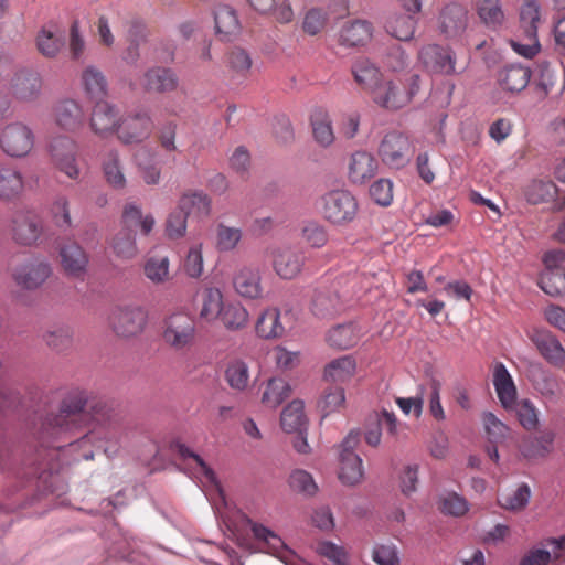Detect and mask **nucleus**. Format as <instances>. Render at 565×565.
<instances>
[{
	"instance_id": "37",
	"label": "nucleus",
	"mask_w": 565,
	"mask_h": 565,
	"mask_svg": "<svg viewBox=\"0 0 565 565\" xmlns=\"http://www.w3.org/2000/svg\"><path fill=\"white\" fill-rule=\"evenodd\" d=\"M555 434L552 430H544L536 437L525 438L520 452L526 459L544 458L553 450Z\"/></svg>"
},
{
	"instance_id": "57",
	"label": "nucleus",
	"mask_w": 565,
	"mask_h": 565,
	"mask_svg": "<svg viewBox=\"0 0 565 565\" xmlns=\"http://www.w3.org/2000/svg\"><path fill=\"white\" fill-rule=\"evenodd\" d=\"M242 238V231L237 227H230L224 224L217 225L216 247L220 252L233 250Z\"/></svg>"
},
{
	"instance_id": "11",
	"label": "nucleus",
	"mask_w": 565,
	"mask_h": 565,
	"mask_svg": "<svg viewBox=\"0 0 565 565\" xmlns=\"http://www.w3.org/2000/svg\"><path fill=\"white\" fill-rule=\"evenodd\" d=\"M418 60L424 68L434 74L452 75L456 73V56L449 47L427 44L418 52Z\"/></svg>"
},
{
	"instance_id": "48",
	"label": "nucleus",
	"mask_w": 565,
	"mask_h": 565,
	"mask_svg": "<svg viewBox=\"0 0 565 565\" xmlns=\"http://www.w3.org/2000/svg\"><path fill=\"white\" fill-rule=\"evenodd\" d=\"M225 380L231 388L244 391L249 382L248 365L242 360L230 362L225 370Z\"/></svg>"
},
{
	"instance_id": "43",
	"label": "nucleus",
	"mask_w": 565,
	"mask_h": 565,
	"mask_svg": "<svg viewBox=\"0 0 565 565\" xmlns=\"http://www.w3.org/2000/svg\"><path fill=\"white\" fill-rule=\"evenodd\" d=\"M252 65L249 53L242 47H233L226 55V66L233 77L246 78Z\"/></svg>"
},
{
	"instance_id": "4",
	"label": "nucleus",
	"mask_w": 565,
	"mask_h": 565,
	"mask_svg": "<svg viewBox=\"0 0 565 565\" xmlns=\"http://www.w3.org/2000/svg\"><path fill=\"white\" fill-rule=\"evenodd\" d=\"M153 128L150 113L140 109L120 117L116 136L122 145H139L150 138Z\"/></svg>"
},
{
	"instance_id": "9",
	"label": "nucleus",
	"mask_w": 565,
	"mask_h": 565,
	"mask_svg": "<svg viewBox=\"0 0 565 565\" xmlns=\"http://www.w3.org/2000/svg\"><path fill=\"white\" fill-rule=\"evenodd\" d=\"M77 146L66 136H57L49 143V152L54 166L70 179H77L79 169L76 163Z\"/></svg>"
},
{
	"instance_id": "3",
	"label": "nucleus",
	"mask_w": 565,
	"mask_h": 565,
	"mask_svg": "<svg viewBox=\"0 0 565 565\" xmlns=\"http://www.w3.org/2000/svg\"><path fill=\"white\" fill-rule=\"evenodd\" d=\"M320 211L331 224L343 225L355 218L358 202L349 191L333 190L321 198Z\"/></svg>"
},
{
	"instance_id": "29",
	"label": "nucleus",
	"mask_w": 565,
	"mask_h": 565,
	"mask_svg": "<svg viewBox=\"0 0 565 565\" xmlns=\"http://www.w3.org/2000/svg\"><path fill=\"white\" fill-rule=\"evenodd\" d=\"M233 286L235 291L246 299H256L263 291L259 271L248 266H244L235 273Z\"/></svg>"
},
{
	"instance_id": "20",
	"label": "nucleus",
	"mask_w": 565,
	"mask_h": 565,
	"mask_svg": "<svg viewBox=\"0 0 565 565\" xmlns=\"http://www.w3.org/2000/svg\"><path fill=\"white\" fill-rule=\"evenodd\" d=\"M373 35L372 24L365 20L344 23L338 33V44L343 47H361L370 42Z\"/></svg>"
},
{
	"instance_id": "21",
	"label": "nucleus",
	"mask_w": 565,
	"mask_h": 565,
	"mask_svg": "<svg viewBox=\"0 0 565 565\" xmlns=\"http://www.w3.org/2000/svg\"><path fill=\"white\" fill-rule=\"evenodd\" d=\"M531 78V70L521 64L503 66L497 74L500 88L508 93H520L526 88Z\"/></svg>"
},
{
	"instance_id": "2",
	"label": "nucleus",
	"mask_w": 565,
	"mask_h": 565,
	"mask_svg": "<svg viewBox=\"0 0 565 565\" xmlns=\"http://www.w3.org/2000/svg\"><path fill=\"white\" fill-rule=\"evenodd\" d=\"M377 151L385 166L399 170L411 162L415 147L407 135L393 130L384 135Z\"/></svg>"
},
{
	"instance_id": "59",
	"label": "nucleus",
	"mask_w": 565,
	"mask_h": 565,
	"mask_svg": "<svg viewBox=\"0 0 565 565\" xmlns=\"http://www.w3.org/2000/svg\"><path fill=\"white\" fill-rule=\"evenodd\" d=\"M172 449L183 459L192 458L200 468L202 475L205 477L207 482H210L211 484L217 483L215 472L210 466L206 465V462L201 458L200 455L193 452L192 450H190L189 447L179 441L172 444Z\"/></svg>"
},
{
	"instance_id": "52",
	"label": "nucleus",
	"mask_w": 565,
	"mask_h": 565,
	"mask_svg": "<svg viewBox=\"0 0 565 565\" xmlns=\"http://www.w3.org/2000/svg\"><path fill=\"white\" fill-rule=\"evenodd\" d=\"M311 125L313 137L317 142L321 146H329L334 140L333 130L331 127V121L328 119V116L319 110L311 116Z\"/></svg>"
},
{
	"instance_id": "46",
	"label": "nucleus",
	"mask_w": 565,
	"mask_h": 565,
	"mask_svg": "<svg viewBox=\"0 0 565 565\" xmlns=\"http://www.w3.org/2000/svg\"><path fill=\"white\" fill-rule=\"evenodd\" d=\"M226 329L238 330L246 326L248 312L239 302L224 303L218 317Z\"/></svg>"
},
{
	"instance_id": "22",
	"label": "nucleus",
	"mask_w": 565,
	"mask_h": 565,
	"mask_svg": "<svg viewBox=\"0 0 565 565\" xmlns=\"http://www.w3.org/2000/svg\"><path fill=\"white\" fill-rule=\"evenodd\" d=\"M532 341L541 355L552 365L562 366L565 364V349L558 339L550 331L536 330Z\"/></svg>"
},
{
	"instance_id": "61",
	"label": "nucleus",
	"mask_w": 565,
	"mask_h": 565,
	"mask_svg": "<svg viewBox=\"0 0 565 565\" xmlns=\"http://www.w3.org/2000/svg\"><path fill=\"white\" fill-rule=\"evenodd\" d=\"M371 199L381 206H388L393 201V182L390 179L381 178L370 186Z\"/></svg>"
},
{
	"instance_id": "60",
	"label": "nucleus",
	"mask_w": 565,
	"mask_h": 565,
	"mask_svg": "<svg viewBox=\"0 0 565 565\" xmlns=\"http://www.w3.org/2000/svg\"><path fill=\"white\" fill-rule=\"evenodd\" d=\"M301 236L313 248L323 247L329 239L326 227L315 221L308 222L303 225Z\"/></svg>"
},
{
	"instance_id": "49",
	"label": "nucleus",
	"mask_w": 565,
	"mask_h": 565,
	"mask_svg": "<svg viewBox=\"0 0 565 565\" xmlns=\"http://www.w3.org/2000/svg\"><path fill=\"white\" fill-rule=\"evenodd\" d=\"M122 223L126 226L140 225L141 233L148 235L152 231L156 221L151 214L142 216L141 209L135 203H128L124 207Z\"/></svg>"
},
{
	"instance_id": "45",
	"label": "nucleus",
	"mask_w": 565,
	"mask_h": 565,
	"mask_svg": "<svg viewBox=\"0 0 565 565\" xmlns=\"http://www.w3.org/2000/svg\"><path fill=\"white\" fill-rule=\"evenodd\" d=\"M416 23L414 17L398 14L387 20L385 29L395 39L409 41L414 36Z\"/></svg>"
},
{
	"instance_id": "28",
	"label": "nucleus",
	"mask_w": 565,
	"mask_h": 565,
	"mask_svg": "<svg viewBox=\"0 0 565 565\" xmlns=\"http://www.w3.org/2000/svg\"><path fill=\"white\" fill-rule=\"evenodd\" d=\"M61 263L68 276L79 278L86 273L88 257L77 243H70L60 249Z\"/></svg>"
},
{
	"instance_id": "33",
	"label": "nucleus",
	"mask_w": 565,
	"mask_h": 565,
	"mask_svg": "<svg viewBox=\"0 0 565 565\" xmlns=\"http://www.w3.org/2000/svg\"><path fill=\"white\" fill-rule=\"evenodd\" d=\"M362 337L361 329L355 323L338 324L327 333V343L338 350H348L356 345Z\"/></svg>"
},
{
	"instance_id": "62",
	"label": "nucleus",
	"mask_w": 565,
	"mask_h": 565,
	"mask_svg": "<svg viewBox=\"0 0 565 565\" xmlns=\"http://www.w3.org/2000/svg\"><path fill=\"white\" fill-rule=\"evenodd\" d=\"M516 415L520 425L529 430H536L539 426V415L534 404L529 399H523L516 405Z\"/></svg>"
},
{
	"instance_id": "7",
	"label": "nucleus",
	"mask_w": 565,
	"mask_h": 565,
	"mask_svg": "<svg viewBox=\"0 0 565 565\" xmlns=\"http://www.w3.org/2000/svg\"><path fill=\"white\" fill-rule=\"evenodd\" d=\"M360 440V431L351 430L340 447L339 479L344 484L353 486L361 481L364 475L362 459L354 452Z\"/></svg>"
},
{
	"instance_id": "31",
	"label": "nucleus",
	"mask_w": 565,
	"mask_h": 565,
	"mask_svg": "<svg viewBox=\"0 0 565 565\" xmlns=\"http://www.w3.org/2000/svg\"><path fill=\"white\" fill-rule=\"evenodd\" d=\"M87 404V396L83 391L71 392L61 404L60 414L46 418L47 425L52 427L64 428L65 419L70 416L82 413Z\"/></svg>"
},
{
	"instance_id": "54",
	"label": "nucleus",
	"mask_w": 565,
	"mask_h": 565,
	"mask_svg": "<svg viewBox=\"0 0 565 565\" xmlns=\"http://www.w3.org/2000/svg\"><path fill=\"white\" fill-rule=\"evenodd\" d=\"M533 385L542 396L555 398L561 393L559 382L555 375L547 371H539L533 375Z\"/></svg>"
},
{
	"instance_id": "13",
	"label": "nucleus",
	"mask_w": 565,
	"mask_h": 565,
	"mask_svg": "<svg viewBox=\"0 0 565 565\" xmlns=\"http://www.w3.org/2000/svg\"><path fill=\"white\" fill-rule=\"evenodd\" d=\"M468 11L457 2L447 3L438 15V30L446 39H457L467 29Z\"/></svg>"
},
{
	"instance_id": "40",
	"label": "nucleus",
	"mask_w": 565,
	"mask_h": 565,
	"mask_svg": "<svg viewBox=\"0 0 565 565\" xmlns=\"http://www.w3.org/2000/svg\"><path fill=\"white\" fill-rule=\"evenodd\" d=\"M82 85L86 96L92 100H102L107 95V81L102 71L87 66L82 73Z\"/></svg>"
},
{
	"instance_id": "6",
	"label": "nucleus",
	"mask_w": 565,
	"mask_h": 565,
	"mask_svg": "<svg viewBox=\"0 0 565 565\" xmlns=\"http://www.w3.org/2000/svg\"><path fill=\"white\" fill-rule=\"evenodd\" d=\"M543 263L545 269L539 281L541 289L552 297L565 294V252L550 250L544 254Z\"/></svg>"
},
{
	"instance_id": "42",
	"label": "nucleus",
	"mask_w": 565,
	"mask_h": 565,
	"mask_svg": "<svg viewBox=\"0 0 565 565\" xmlns=\"http://www.w3.org/2000/svg\"><path fill=\"white\" fill-rule=\"evenodd\" d=\"M224 306L223 295L218 288H206L202 295L200 318L206 322L214 321L222 312Z\"/></svg>"
},
{
	"instance_id": "5",
	"label": "nucleus",
	"mask_w": 565,
	"mask_h": 565,
	"mask_svg": "<svg viewBox=\"0 0 565 565\" xmlns=\"http://www.w3.org/2000/svg\"><path fill=\"white\" fill-rule=\"evenodd\" d=\"M35 136L25 124L15 121L3 127L0 132V149L11 158L26 157L34 147Z\"/></svg>"
},
{
	"instance_id": "25",
	"label": "nucleus",
	"mask_w": 565,
	"mask_h": 565,
	"mask_svg": "<svg viewBox=\"0 0 565 565\" xmlns=\"http://www.w3.org/2000/svg\"><path fill=\"white\" fill-rule=\"evenodd\" d=\"M13 238L21 245H31L41 234V225L38 217L30 212L17 213L13 218Z\"/></svg>"
},
{
	"instance_id": "15",
	"label": "nucleus",
	"mask_w": 565,
	"mask_h": 565,
	"mask_svg": "<svg viewBox=\"0 0 565 565\" xmlns=\"http://www.w3.org/2000/svg\"><path fill=\"white\" fill-rule=\"evenodd\" d=\"M42 88V78L35 71L29 68L18 70L10 81L11 95L22 102L35 99Z\"/></svg>"
},
{
	"instance_id": "19",
	"label": "nucleus",
	"mask_w": 565,
	"mask_h": 565,
	"mask_svg": "<svg viewBox=\"0 0 565 565\" xmlns=\"http://www.w3.org/2000/svg\"><path fill=\"white\" fill-rule=\"evenodd\" d=\"M377 169L379 162L371 152L355 151L348 161V178L353 184H364L375 177Z\"/></svg>"
},
{
	"instance_id": "23",
	"label": "nucleus",
	"mask_w": 565,
	"mask_h": 565,
	"mask_svg": "<svg viewBox=\"0 0 565 565\" xmlns=\"http://www.w3.org/2000/svg\"><path fill=\"white\" fill-rule=\"evenodd\" d=\"M274 269L284 279L295 278L305 264L303 252L295 248L279 249L274 255Z\"/></svg>"
},
{
	"instance_id": "14",
	"label": "nucleus",
	"mask_w": 565,
	"mask_h": 565,
	"mask_svg": "<svg viewBox=\"0 0 565 565\" xmlns=\"http://www.w3.org/2000/svg\"><path fill=\"white\" fill-rule=\"evenodd\" d=\"M287 328H292L291 315L289 311L281 315L278 308L263 311L255 326L257 335L266 340L282 337Z\"/></svg>"
},
{
	"instance_id": "17",
	"label": "nucleus",
	"mask_w": 565,
	"mask_h": 565,
	"mask_svg": "<svg viewBox=\"0 0 565 565\" xmlns=\"http://www.w3.org/2000/svg\"><path fill=\"white\" fill-rule=\"evenodd\" d=\"M179 77L177 73L164 66L148 68L141 79V86L146 93L166 94L177 89Z\"/></svg>"
},
{
	"instance_id": "44",
	"label": "nucleus",
	"mask_w": 565,
	"mask_h": 565,
	"mask_svg": "<svg viewBox=\"0 0 565 565\" xmlns=\"http://www.w3.org/2000/svg\"><path fill=\"white\" fill-rule=\"evenodd\" d=\"M290 394V385L282 379L268 380L262 396V403L270 408L278 407Z\"/></svg>"
},
{
	"instance_id": "26",
	"label": "nucleus",
	"mask_w": 565,
	"mask_h": 565,
	"mask_svg": "<svg viewBox=\"0 0 565 565\" xmlns=\"http://www.w3.org/2000/svg\"><path fill=\"white\" fill-rule=\"evenodd\" d=\"M493 386L503 408L510 409L516 401V387L505 365L495 363L493 369Z\"/></svg>"
},
{
	"instance_id": "55",
	"label": "nucleus",
	"mask_w": 565,
	"mask_h": 565,
	"mask_svg": "<svg viewBox=\"0 0 565 565\" xmlns=\"http://www.w3.org/2000/svg\"><path fill=\"white\" fill-rule=\"evenodd\" d=\"M482 422L490 444L502 443L509 436L510 428L493 413L484 412Z\"/></svg>"
},
{
	"instance_id": "34",
	"label": "nucleus",
	"mask_w": 565,
	"mask_h": 565,
	"mask_svg": "<svg viewBox=\"0 0 565 565\" xmlns=\"http://www.w3.org/2000/svg\"><path fill=\"white\" fill-rule=\"evenodd\" d=\"M356 373V360L353 355H343L324 366L323 379L331 383H344Z\"/></svg>"
},
{
	"instance_id": "51",
	"label": "nucleus",
	"mask_w": 565,
	"mask_h": 565,
	"mask_svg": "<svg viewBox=\"0 0 565 565\" xmlns=\"http://www.w3.org/2000/svg\"><path fill=\"white\" fill-rule=\"evenodd\" d=\"M477 11L482 22L493 29L499 26L504 19L500 0H479Z\"/></svg>"
},
{
	"instance_id": "63",
	"label": "nucleus",
	"mask_w": 565,
	"mask_h": 565,
	"mask_svg": "<svg viewBox=\"0 0 565 565\" xmlns=\"http://www.w3.org/2000/svg\"><path fill=\"white\" fill-rule=\"evenodd\" d=\"M530 498L531 489L529 484L522 483L512 494L502 497L499 502L504 509L516 511L525 508Z\"/></svg>"
},
{
	"instance_id": "56",
	"label": "nucleus",
	"mask_w": 565,
	"mask_h": 565,
	"mask_svg": "<svg viewBox=\"0 0 565 565\" xmlns=\"http://www.w3.org/2000/svg\"><path fill=\"white\" fill-rule=\"evenodd\" d=\"M328 12L320 8L309 9L302 19V30L306 34L313 36L319 34L327 26Z\"/></svg>"
},
{
	"instance_id": "50",
	"label": "nucleus",
	"mask_w": 565,
	"mask_h": 565,
	"mask_svg": "<svg viewBox=\"0 0 565 565\" xmlns=\"http://www.w3.org/2000/svg\"><path fill=\"white\" fill-rule=\"evenodd\" d=\"M114 253L121 258H132L137 255V245L132 231L125 227L114 237L111 244Z\"/></svg>"
},
{
	"instance_id": "18",
	"label": "nucleus",
	"mask_w": 565,
	"mask_h": 565,
	"mask_svg": "<svg viewBox=\"0 0 565 565\" xmlns=\"http://www.w3.org/2000/svg\"><path fill=\"white\" fill-rule=\"evenodd\" d=\"M120 117L115 105L97 100L90 116V128L99 137L116 134Z\"/></svg>"
},
{
	"instance_id": "58",
	"label": "nucleus",
	"mask_w": 565,
	"mask_h": 565,
	"mask_svg": "<svg viewBox=\"0 0 565 565\" xmlns=\"http://www.w3.org/2000/svg\"><path fill=\"white\" fill-rule=\"evenodd\" d=\"M146 277L153 284H162L169 276V259L168 257H151L143 267Z\"/></svg>"
},
{
	"instance_id": "16",
	"label": "nucleus",
	"mask_w": 565,
	"mask_h": 565,
	"mask_svg": "<svg viewBox=\"0 0 565 565\" xmlns=\"http://www.w3.org/2000/svg\"><path fill=\"white\" fill-rule=\"evenodd\" d=\"M241 520L243 524L249 527L254 540L260 543L266 548L267 553L282 557L289 552L284 540L271 529L254 521L247 514H243Z\"/></svg>"
},
{
	"instance_id": "36",
	"label": "nucleus",
	"mask_w": 565,
	"mask_h": 565,
	"mask_svg": "<svg viewBox=\"0 0 565 565\" xmlns=\"http://www.w3.org/2000/svg\"><path fill=\"white\" fill-rule=\"evenodd\" d=\"M557 186L552 180L532 179L523 186L525 200L533 205L553 201L557 195Z\"/></svg>"
},
{
	"instance_id": "41",
	"label": "nucleus",
	"mask_w": 565,
	"mask_h": 565,
	"mask_svg": "<svg viewBox=\"0 0 565 565\" xmlns=\"http://www.w3.org/2000/svg\"><path fill=\"white\" fill-rule=\"evenodd\" d=\"M178 209L188 216L192 213L206 216L211 212V199L201 190L185 192L179 200Z\"/></svg>"
},
{
	"instance_id": "39",
	"label": "nucleus",
	"mask_w": 565,
	"mask_h": 565,
	"mask_svg": "<svg viewBox=\"0 0 565 565\" xmlns=\"http://www.w3.org/2000/svg\"><path fill=\"white\" fill-rule=\"evenodd\" d=\"M307 423L302 401L294 399L281 412L280 425L288 434L307 430Z\"/></svg>"
},
{
	"instance_id": "10",
	"label": "nucleus",
	"mask_w": 565,
	"mask_h": 565,
	"mask_svg": "<svg viewBox=\"0 0 565 565\" xmlns=\"http://www.w3.org/2000/svg\"><path fill=\"white\" fill-rule=\"evenodd\" d=\"M194 333V321L184 312L173 313L164 320L163 340L174 349H183L190 344Z\"/></svg>"
},
{
	"instance_id": "38",
	"label": "nucleus",
	"mask_w": 565,
	"mask_h": 565,
	"mask_svg": "<svg viewBox=\"0 0 565 565\" xmlns=\"http://www.w3.org/2000/svg\"><path fill=\"white\" fill-rule=\"evenodd\" d=\"M28 183L21 172L10 167H0V199L11 201L20 196Z\"/></svg>"
},
{
	"instance_id": "24",
	"label": "nucleus",
	"mask_w": 565,
	"mask_h": 565,
	"mask_svg": "<svg viewBox=\"0 0 565 565\" xmlns=\"http://www.w3.org/2000/svg\"><path fill=\"white\" fill-rule=\"evenodd\" d=\"M372 100L380 107L397 110L407 105V98L399 90L398 86L391 79H382L372 92Z\"/></svg>"
},
{
	"instance_id": "27",
	"label": "nucleus",
	"mask_w": 565,
	"mask_h": 565,
	"mask_svg": "<svg viewBox=\"0 0 565 565\" xmlns=\"http://www.w3.org/2000/svg\"><path fill=\"white\" fill-rule=\"evenodd\" d=\"M55 121L66 131H76L83 127L85 114L81 105L73 99H65L55 108Z\"/></svg>"
},
{
	"instance_id": "32",
	"label": "nucleus",
	"mask_w": 565,
	"mask_h": 565,
	"mask_svg": "<svg viewBox=\"0 0 565 565\" xmlns=\"http://www.w3.org/2000/svg\"><path fill=\"white\" fill-rule=\"evenodd\" d=\"M216 34L224 41H231L241 32V23L236 11L226 4L218 6L214 11Z\"/></svg>"
},
{
	"instance_id": "53",
	"label": "nucleus",
	"mask_w": 565,
	"mask_h": 565,
	"mask_svg": "<svg viewBox=\"0 0 565 565\" xmlns=\"http://www.w3.org/2000/svg\"><path fill=\"white\" fill-rule=\"evenodd\" d=\"M63 45V40L57 38L51 29L44 26L39 31L36 36V47L43 56H56Z\"/></svg>"
},
{
	"instance_id": "1",
	"label": "nucleus",
	"mask_w": 565,
	"mask_h": 565,
	"mask_svg": "<svg viewBox=\"0 0 565 565\" xmlns=\"http://www.w3.org/2000/svg\"><path fill=\"white\" fill-rule=\"evenodd\" d=\"M540 4L535 0L523 3L520 10V26L514 39L509 40L511 49L520 56L533 58L541 51L537 38Z\"/></svg>"
},
{
	"instance_id": "30",
	"label": "nucleus",
	"mask_w": 565,
	"mask_h": 565,
	"mask_svg": "<svg viewBox=\"0 0 565 565\" xmlns=\"http://www.w3.org/2000/svg\"><path fill=\"white\" fill-rule=\"evenodd\" d=\"M311 310L319 318H333L345 310V305L334 289L318 290Z\"/></svg>"
},
{
	"instance_id": "47",
	"label": "nucleus",
	"mask_w": 565,
	"mask_h": 565,
	"mask_svg": "<svg viewBox=\"0 0 565 565\" xmlns=\"http://www.w3.org/2000/svg\"><path fill=\"white\" fill-rule=\"evenodd\" d=\"M103 170L107 182L116 188L122 189L126 185V178L119 160V154L116 150L107 152L103 160Z\"/></svg>"
},
{
	"instance_id": "35",
	"label": "nucleus",
	"mask_w": 565,
	"mask_h": 565,
	"mask_svg": "<svg viewBox=\"0 0 565 565\" xmlns=\"http://www.w3.org/2000/svg\"><path fill=\"white\" fill-rule=\"evenodd\" d=\"M352 74L355 82L370 93L384 78L380 68L365 57H360L353 63Z\"/></svg>"
},
{
	"instance_id": "12",
	"label": "nucleus",
	"mask_w": 565,
	"mask_h": 565,
	"mask_svg": "<svg viewBox=\"0 0 565 565\" xmlns=\"http://www.w3.org/2000/svg\"><path fill=\"white\" fill-rule=\"evenodd\" d=\"M51 274L52 268L47 262L32 258L15 267L12 276L22 289L34 290L41 287Z\"/></svg>"
},
{
	"instance_id": "64",
	"label": "nucleus",
	"mask_w": 565,
	"mask_h": 565,
	"mask_svg": "<svg viewBox=\"0 0 565 565\" xmlns=\"http://www.w3.org/2000/svg\"><path fill=\"white\" fill-rule=\"evenodd\" d=\"M289 484L292 490L308 495L315 494L318 490L311 475L300 469L291 472L289 477Z\"/></svg>"
},
{
	"instance_id": "8",
	"label": "nucleus",
	"mask_w": 565,
	"mask_h": 565,
	"mask_svg": "<svg viewBox=\"0 0 565 565\" xmlns=\"http://www.w3.org/2000/svg\"><path fill=\"white\" fill-rule=\"evenodd\" d=\"M147 323V313L141 307H116L109 316L113 331L122 338L139 334Z\"/></svg>"
}]
</instances>
